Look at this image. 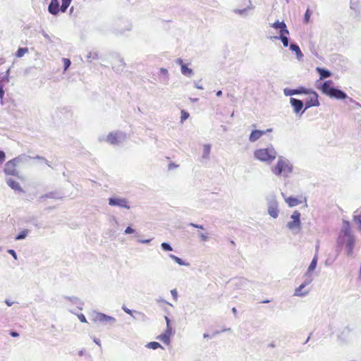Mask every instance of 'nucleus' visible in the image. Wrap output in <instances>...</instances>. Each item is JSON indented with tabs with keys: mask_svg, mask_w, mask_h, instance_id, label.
<instances>
[{
	"mask_svg": "<svg viewBox=\"0 0 361 361\" xmlns=\"http://www.w3.org/2000/svg\"><path fill=\"white\" fill-rule=\"evenodd\" d=\"M116 61H118V65H113L112 68L116 71H122L126 65L123 59L121 58L120 56H117Z\"/></svg>",
	"mask_w": 361,
	"mask_h": 361,
	"instance_id": "obj_24",
	"label": "nucleus"
},
{
	"mask_svg": "<svg viewBox=\"0 0 361 361\" xmlns=\"http://www.w3.org/2000/svg\"><path fill=\"white\" fill-rule=\"evenodd\" d=\"M29 231L27 229H24L20 231L15 238L16 240L25 239L28 235Z\"/></svg>",
	"mask_w": 361,
	"mask_h": 361,
	"instance_id": "obj_33",
	"label": "nucleus"
},
{
	"mask_svg": "<svg viewBox=\"0 0 361 361\" xmlns=\"http://www.w3.org/2000/svg\"><path fill=\"white\" fill-rule=\"evenodd\" d=\"M22 159V157H18L6 162L4 166V172L6 174L15 176H18V172L16 168L17 164L20 162Z\"/></svg>",
	"mask_w": 361,
	"mask_h": 361,
	"instance_id": "obj_7",
	"label": "nucleus"
},
{
	"mask_svg": "<svg viewBox=\"0 0 361 361\" xmlns=\"http://www.w3.org/2000/svg\"><path fill=\"white\" fill-rule=\"evenodd\" d=\"M157 339L160 340L164 343L167 344V345H169V343H170V338L166 335H165L164 334H162L159 335L157 337Z\"/></svg>",
	"mask_w": 361,
	"mask_h": 361,
	"instance_id": "obj_37",
	"label": "nucleus"
},
{
	"mask_svg": "<svg viewBox=\"0 0 361 361\" xmlns=\"http://www.w3.org/2000/svg\"><path fill=\"white\" fill-rule=\"evenodd\" d=\"M198 235L201 238L202 241L206 242L209 240L208 235L207 233H203L201 232H198Z\"/></svg>",
	"mask_w": 361,
	"mask_h": 361,
	"instance_id": "obj_42",
	"label": "nucleus"
},
{
	"mask_svg": "<svg viewBox=\"0 0 361 361\" xmlns=\"http://www.w3.org/2000/svg\"><path fill=\"white\" fill-rule=\"evenodd\" d=\"M126 140V134L121 131L110 133L106 137V142L111 145H119Z\"/></svg>",
	"mask_w": 361,
	"mask_h": 361,
	"instance_id": "obj_5",
	"label": "nucleus"
},
{
	"mask_svg": "<svg viewBox=\"0 0 361 361\" xmlns=\"http://www.w3.org/2000/svg\"><path fill=\"white\" fill-rule=\"evenodd\" d=\"M78 319H80V321L81 322H87L86 318L84 316V314H80V315H78Z\"/></svg>",
	"mask_w": 361,
	"mask_h": 361,
	"instance_id": "obj_56",
	"label": "nucleus"
},
{
	"mask_svg": "<svg viewBox=\"0 0 361 361\" xmlns=\"http://www.w3.org/2000/svg\"><path fill=\"white\" fill-rule=\"evenodd\" d=\"M230 283L234 289L241 290L245 289L247 286L249 281L244 278H235L231 280Z\"/></svg>",
	"mask_w": 361,
	"mask_h": 361,
	"instance_id": "obj_13",
	"label": "nucleus"
},
{
	"mask_svg": "<svg viewBox=\"0 0 361 361\" xmlns=\"http://www.w3.org/2000/svg\"><path fill=\"white\" fill-rule=\"evenodd\" d=\"M310 18V11L307 9L305 13L304 20L306 23H307Z\"/></svg>",
	"mask_w": 361,
	"mask_h": 361,
	"instance_id": "obj_47",
	"label": "nucleus"
},
{
	"mask_svg": "<svg viewBox=\"0 0 361 361\" xmlns=\"http://www.w3.org/2000/svg\"><path fill=\"white\" fill-rule=\"evenodd\" d=\"M35 159H37L38 160H42V161H44L46 163V164H47L49 166H50L49 162L47 159H45L44 157H39V156H36L35 157Z\"/></svg>",
	"mask_w": 361,
	"mask_h": 361,
	"instance_id": "obj_51",
	"label": "nucleus"
},
{
	"mask_svg": "<svg viewBox=\"0 0 361 361\" xmlns=\"http://www.w3.org/2000/svg\"><path fill=\"white\" fill-rule=\"evenodd\" d=\"M159 72L166 76L165 82L167 83L168 80H169V73H168L167 69H166L164 68H161L159 70Z\"/></svg>",
	"mask_w": 361,
	"mask_h": 361,
	"instance_id": "obj_39",
	"label": "nucleus"
},
{
	"mask_svg": "<svg viewBox=\"0 0 361 361\" xmlns=\"http://www.w3.org/2000/svg\"><path fill=\"white\" fill-rule=\"evenodd\" d=\"M266 133V131L260 130H254L251 132L249 136V141L251 142H255L258 140L262 135Z\"/></svg>",
	"mask_w": 361,
	"mask_h": 361,
	"instance_id": "obj_19",
	"label": "nucleus"
},
{
	"mask_svg": "<svg viewBox=\"0 0 361 361\" xmlns=\"http://www.w3.org/2000/svg\"><path fill=\"white\" fill-rule=\"evenodd\" d=\"M49 12L52 15H57L59 12V2L58 0H51L48 6Z\"/></svg>",
	"mask_w": 361,
	"mask_h": 361,
	"instance_id": "obj_17",
	"label": "nucleus"
},
{
	"mask_svg": "<svg viewBox=\"0 0 361 361\" xmlns=\"http://www.w3.org/2000/svg\"><path fill=\"white\" fill-rule=\"evenodd\" d=\"M99 57L97 51H91L87 55V60L88 62H92V60L97 59Z\"/></svg>",
	"mask_w": 361,
	"mask_h": 361,
	"instance_id": "obj_32",
	"label": "nucleus"
},
{
	"mask_svg": "<svg viewBox=\"0 0 361 361\" xmlns=\"http://www.w3.org/2000/svg\"><path fill=\"white\" fill-rule=\"evenodd\" d=\"M211 145L206 144L203 146V152H202V159H209V154L211 152Z\"/></svg>",
	"mask_w": 361,
	"mask_h": 361,
	"instance_id": "obj_26",
	"label": "nucleus"
},
{
	"mask_svg": "<svg viewBox=\"0 0 361 361\" xmlns=\"http://www.w3.org/2000/svg\"><path fill=\"white\" fill-rule=\"evenodd\" d=\"M267 212L270 216L276 219L279 216V209L276 196L274 193L269 194L266 197Z\"/></svg>",
	"mask_w": 361,
	"mask_h": 361,
	"instance_id": "obj_4",
	"label": "nucleus"
},
{
	"mask_svg": "<svg viewBox=\"0 0 361 361\" xmlns=\"http://www.w3.org/2000/svg\"><path fill=\"white\" fill-rule=\"evenodd\" d=\"M6 159V154L3 151H0V164H2Z\"/></svg>",
	"mask_w": 361,
	"mask_h": 361,
	"instance_id": "obj_49",
	"label": "nucleus"
},
{
	"mask_svg": "<svg viewBox=\"0 0 361 361\" xmlns=\"http://www.w3.org/2000/svg\"><path fill=\"white\" fill-rule=\"evenodd\" d=\"M6 183L15 191L23 192V189L20 187L19 183L13 180L12 178H8L6 180Z\"/></svg>",
	"mask_w": 361,
	"mask_h": 361,
	"instance_id": "obj_21",
	"label": "nucleus"
},
{
	"mask_svg": "<svg viewBox=\"0 0 361 361\" xmlns=\"http://www.w3.org/2000/svg\"><path fill=\"white\" fill-rule=\"evenodd\" d=\"M135 233V230L131 226H128L124 231V233L126 235L133 234Z\"/></svg>",
	"mask_w": 361,
	"mask_h": 361,
	"instance_id": "obj_44",
	"label": "nucleus"
},
{
	"mask_svg": "<svg viewBox=\"0 0 361 361\" xmlns=\"http://www.w3.org/2000/svg\"><path fill=\"white\" fill-rule=\"evenodd\" d=\"M189 117V114L184 110L181 111L180 122L183 123Z\"/></svg>",
	"mask_w": 361,
	"mask_h": 361,
	"instance_id": "obj_40",
	"label": "nucleus"
},
{
	"mask_svg": "<svg viewBox=\"0 0 361 361\" xmlns=\"http://www.w3.org/2000/svg\"><path fill=\"white\" fill-rule=\"evenodd\" d=\"M312 281V277H306L303 283L295 290L294 295L303 297L308 294L310 290H303V289L311 283Z\"/></svg>",
	"mask_w": 361,
	"mask_h": 361,
	"instance_id": "obj_12",
	"label": "nucleus"
},
{
	"mask_svg": "<svg viewBox=\"0 0 361 361\" xmlns=\"http://www.w3.org/2000/svg\"><path fill=\"white\" fill-rule=\"evenodd\" d=\"M310 92V90L306 89L302 87H300L298 89L285 88L283 90V93L286 96H292V95L300 94H309Z\"/></svg>",
	"mask_w": 361,
	"mask_h": 361,
	"instance_id": "obj_14",
	"label": "nucleus"
},
{
	"mask_svg": "<svg viewBox=\"0 0 361 361\" xmlns=\"http://www.w3.org/2000/svg\"><path fill=\"white\" fill-rule=\"evenodd\" d=\"M333 83L332 80L324 82L320 88L322 92L331 98L337 99H345L347 98V94L344 92L333 87Z\"/></svg>",
	"mask_w": 361,
	"mask_h": 361,
	"instance_id": "obj_3",
	"label": "nucleus"
},
{
	"mask_svg": "<svg viewBox=\"0 0 361 361\" xmlns=\"http://www.w3.org/2000/svg\"><path fill=\"white\" fill-rule=\"evenodd\" d=\"M27 52H28L27 48H19L16 53V56L18 58H20V57L23 56Z\"/></svg>",
	"mask_w": 361,
	"mask_h": 361,
	"instance_id": "obj_36",
	"label": "nucleus"
},
{
	"mask_svg": "<svg viewBox=\"0 0 361 361\" xmlns=\"http://www.w3.org/2000/svg\"><path fill=\"white\" fill-rule=\"evenodd\" d=\"M190 226H192V227H194V228H200V229H204V227L202 225H200V224H193V223H190L189 224Z\"/></svg>",
	"mask_w": 361,
	"mask_h": 361,
	"instance_id": "obj_52",
	"label": "nucleus"
},
{
	"mask_svg": "<svg viewBox=\"0 0 361 361\" xmlns=\"http://www.w3.org/2000/svg\"><path fill=\"white\" fill-rule=\"evenodd\" d=\"M350 234V224L348 221H343V225L339 235H349Z\"/></svg>",
	"mask_w": 361,
	"mask_h": 361,
	"instance_id": "obj_25",
	"label": "nucleus"
},
{
	"mask_svg": "<svg viewBox=\"0 0 361 361\" xmlns=\"http://www.w3.org/2000/svg\"><path fill=\"white\" fill-rule=\"evenodd\" d=\"M109 204L112 207H118L127 209L130 208L128 200L120 197H113L109 198Z\"/></svg>",
	"mask_w": 361,
	"mask_h": 361,
	"instance_id": "obj_10",
	"label": "nucleus"
},
{
	"mask_svg": "<svg viewBox=\"0 0 361 361\" xmlns=\"http://www.w3.org/2000/svg\"><path fill=\"white\" fill-rule=\"evenodd\" d=\"M92 317L93 322H100L104 324H114L116 321V319L114 317L98 312H93Z\"/></svg>",
	"mask_w": 361,
	"mask_h": 361,
	"instance_id": "obj_9",
	"label": "nucleus"
},
{
	"mask_svg": "<svg viewBox=\"0 0 361 361\" xmlns=\"http://www.w3.org/2000/svg\"><path fill=\"white\" fill-rule=\"evenodd\" d=\"M287 33H279V36H274L273 38L275 39H280L283 45V47H287L289 44V39L286 36Z\"/></svg>",
	"mask_w": 361,
	"mask_h": 361,
	"instance_id": "obj_22",
	"label": "nucleus"
},
{
	"mask_svg": "<svg viewBox=\"0 0 361 361\" xmlns=\"http://www.w3.org/2000/svg\"><path fill=\"white\" fill-rule=\"evenodd\" d=\"M10 71H11V68H9L6 71L4 75L0 80V84H1V85H3L4 87L5 86L6 84H7L10 82V78H9Z\"/></svg>",
	"mask_w": 361,
	"mask_h": 361,
	"instance_id": "obj_28",
	"label": "nucleus"
},
{
	"mask_svg": "<svg viewBox=\"0 0 361 361\" xmlns=\"http://www.w3.org/2000/svg\"><path fill=\"white\" fill-rule=\"evenodd\" d=\"M152 239H146V240H137L138 243H142V244H148L151 242Z\"/></svg>",
	"mask_w": 361,
	"mask_h": 361,
	"instance_id": "obj_53",
	"label": "nucleus"
},
{
	"mask_svg": "<svg viewBox=\"0 0 361 361\" xmlns=\"http://www.w3.org/2000/svg\"><path fill=\"white\" fill-rule=\"evenodd\" d=\"M290 103L293 106V111L295 114H298L302 109L304 106V103L302 100L295 98H290Z\"/></svg>",
	"mask_w": 361,
	"mask_h": 361,
	"instance_id": "obj_15",
	"label": "nucleus"
},
{
	"mask_svg": "<svg viewBox=\"0 0 361 361\" xmlns=\"http://www.w3.org/2000/svg\"><path fill=\"white\" fill-rule=\"evenodd\" d=\"M94 342L98 345L99 346H101V342H100V340L99 338H94L93 339Z\"/></svg>",
	"mask_w": 361,
	"mask_h": 361,
	"instance_id": "obj_61",
	"label": "nucleus"
},
{
	"mask_svg": "<svg viewBox=\"0 0 361 361\" xmlns=\"http://www.w3.org/2000/svg\"><path fill=\"white\" fill-rule=\"evenodd\" d=\"M161 247L162 250L164 251H172L173 250L172 247L168 243H162L161 244Z\"/></svg>",
	"mask_w": 361,
	"mask_h": 361,
	"instance_id": "obj_38",
	"label": "nucleus"
},
{
	"mask_svg": "<svg viewBox=\"0 0 361 361\" xmlns=\"http://www.w3.org/2000/svg\"><path fill=\"white\" fill-rule=\"evenodd\" d=\"M339 244H345L347 249V255L351 256L353 253L355 239L352 235H339L338 239Z\"/></svg>",
	"mask_w": 361,
	"mask_h": 361,
	"instance_id": "obj_6",
	"label": "nucleus"
},
{
	"mask_svg": "<svg viewBox=\"0 0 361 361\" xmlns=\"http://www.w3.org/2000/svg\"><path fill=\"white\" fill-rule=\"evenodd\" d=\"M4 86L1 85V84H0V98H2L3 96L4 95Z\"/></svg>",
	"mask_w": 361,
	"mask_h": 361,
	"instance_id": "obj_59",
	"label": "nucleus"
},
{
	"mask_svg": "<svg viewBox=\"0 0 361 361\" xmlns=\"http://www.w3.org/2000/svg\"><path fill=\"white\" fill-rule=\"evenodd\" d=\"M64 71H66L71 64V61L68 59H63Z\"/></svg>",
	"mask_w": 361,
	"mask_h": 361,
	"instance_id": "obj_45",
	"label": "nucleus"
},
{
	"mask_svg": "<svg viewBox=\"0 0 361 361\" xmlns=\"http://www.w3.org/2000/svg\"><path fill=\"white\" fill-rule=\"evenodd\" d=\"M270 26L274 29H276V30L279 29V33L283 32V33L289 34V31L287 29L286 25L283 21L280 22V21L277 20L276 22L271 24Z\"/></svg>",
	"mask_w": 361,
	"mask_h": 361,
	"instance_id": "obj_16",
	"label": "nucleus"
},
{
	"mask_svg": "<svg viewBox=\"0 0 361 361\" xmlns=\"http://www.w3.org/2000/svg\"><path fill=\"white\" fill-rule=\"evenodd\" d=\"M47 198H51V199H61V197H59L56 193L50 192L45 195Z\"/></svg>",
	"mask_w": 361,
	"mask_h": 361,
	"instance_id": "obj_43",
	"label": "nucleus"
},
{
	"mask_svg": "<svg viewBox=\"0 0 361 361\" xmlns=\"http://www.w3.org/2000/svg\"><path fill=\"white\" fill-rule=\"evenodd\" d=\"M290 49L294 51L296 54L297 59L301 61L303 59V54L302 53L299 46L297 44L292 43L289 46Z\"/></svg>",
	"mask_w": 361,
	"mask_h": 361,
	"instance_id": "obj_20",
	"label": "nucleus"
},
{
	"mask_svg": "<svg viewBox=\"0 0 361 361\" xmlns=\"http://www.w3.org/2000/svg\"><path fill=\"white\" fill-rule=\"evenodd\" d=\"M355 213H358V214H355L354 216V219L355 221H357V223L360 224V228H361V211L360 212L356 211Z\"/></svg>",
	"mask_w": 361,
	"mask_h": 361,
	"instance_id": "obj_41",
	"label": "nucleus"
},
{
	"mask_svg": "<svg viewBox=\"0 0 361 361\" xmlns=\"http://www.w3.org/2000/svg\"><path fill=\"white\" fill-rule=\"evenodd\" d=\"M71 2V0H61V6L60 8V10L61 12L64 13L66 11L67 8L70 6V4Z\"/></svg>",
	"mask_w": 361,
	"mask_h": 361,
	"instance_id": "obj_34",
	"label": "nucleus"
},
{
	"mask_svg": "<svg viewBox=\"0 0 361 361\" xmlns=\"http://www.w3.org/2000/svg\"><path fill=\"white\" fill-rule=\"evenodd\" d=\"M277 156V152L272 145L267 148H261L254 152V157L257 160L267 164H271Z\"/></svg>",
	"mask_w": 361,
	"mask_h": 361,
	"instance_id": "obj_2",
	"label": "nucleus"
},
{
	"mask_svg": "<svg viewBox=\"0 0 361 361\" xmlns=\"http://www.w3.org/2000/svg\"><path fill=\"white\" fill-rule=\"evenodd\" d=\"M285 200L288 203V206L290 207L297 206L300 203V202L297 198L292 197H289L285 199Z\"/></svg>",
	"mask_w": 361,
	"mask_h": 361,
	"instance_id": "obj_30",
	"label": "nucleus"
},
{
	"mask_svg": "<svg viewBox=\"0 0 361 361\" xmlns=\"http://www.w3.org/2000/svg\"><path fill=\"white\" fill-rule=\"evenodd\" d=\"M176 63L179 65L180 66V68L182 67V66H184L185 63H183V60L180 58L177 59L176 60Z\"/></svg>",
	"mask_w": 361,
	"mask_h": 361,
	"instance_id": "obj_55",
	"label": "nucleus"
},
{
	"mask_svg": "<svg viewBox=\"0 0 361 361\" xmlns=\"http://www.w3.org/2000/svg\"><path fill=\"white\" fill-rule=\"evenodd\" d=\"M195 87H197L199 90H203V87L198 84L197 82H194Z\"/></svg>",
	"mask_w": 361,
	"mask_h": 361,
	"instance_id": "obj_62",
	"label": "nucleus"
},
{
	"mask_svg": "<svg viewBox=\"0 0 361 361\" xmlns=\"http://www.w3.org/2000/svg\"><path fill=\"white\" fill-rule=\"evenodd\" d=\"M233 12L240 16H242V17H246L248 16V11H247V9H245V8H243V9H238V8H235L233 10Z\"/></svg>",
	"mask_w": 361,
	"mask_h": 361,
	"instance_id": "obj_31",
	"label": "nucleus"
},
{
	"mask_svg": "<svg viewBox=\"0 0 361 361\" xmlns=\"http://www.w3.org/2000/svg\"><path fill=\"white\" fill-rule=\"evenodd\" d=\"M122 310L127 314H130V315H133V311L130 309H128V307H126V306H123L122 307Z\"/></svg>",
	"mask_w": 361,
	"mask_h": 361,
	"instance_id": "obj_50",
	"label": "nucleus"
},
{
	"mask_svg": "<svg viewBox=\"0 0 361 361\" xmlns=\"http://www.w3.org/2000/svg\"><path fill=\"white\" fill-rule=\"evenodd\" d=\"M316 71L320 75V80L327 78L331 75V73L329 70L322 68L317 67Z\"/></svg>",
	"mask_w": 361,
	"mask_h": 361,
	"instance_id": "obj_23",
	"label": "nucleus"
},
{
	"mask_svg": "<svg viewBox=\"0 0 361 361\" xmlns=\"http://www.w3.org/2000/svg\"><path fill=\"white\" fill-rule=\"evenodd\" d=\"M290 219L292 221L288 222L287 227L291 231L297 230L295 232V233H297L301 228L300 213L297 210L294 211L290 216Z\"/></svg>",
	"mask_w": 361,
	"mask_h": 361,
	"instance_id": "obj_8",
	"label": "nucleus"
},
{
	"mask_svg": "<svg viewBox=\"0 0 361 361\" xmlns=\"http://www.w3.org/2000/svg\"><path fill=\"white\" fill-rule=\"evenodd\" d=\"M171 294L173 297V298L175 300H177V298H178V292L176 290V289H173L171 290Z\"/></svg>",
	"mask_w": 361,
	"mask_h": 361,
	"instance_id": "obj_48",
	"label": "nucleus"
},
{
	"mask_svg": "<svg viewBox=\"0 0 361 361\" xmlns=\"http://www.w3.org/2000/svg\"><path fill=\"white\" fill-rule=\"evenodd\" d=\"M165 335H166L169 338L172 334V327L171 326H169V327H166V330L164 333Z\"/></svg>",
	"mask_w": 361,
	"mask_h": 361,
	"instance_id": "obj_46",
	"label": "nucleus"
},
{
	"mask_svg": "<svg viewBox=\"0 0 361 361\" xmlns=\"http://www.w3.org/2000/svg\"><path fill=\"white\" fill-rule=\"evenodd\" d=\"M177 167H178V165H176L175 163H173V162L170 163L168 166L169 170H172V169H176Z\"/></svg>",
	"mask_w": 361,
	"mask_h": 361,
	"instance_id": "obj_54",
	"label": "nucleus"
},
{
	"mask_svg": "<svg viewBox=\"0 0 361 361\" xmlns=\"http://www.w3.org/2000/svg\"><path fill=\"white\" fill-rule=\"evenodd\" d=\"M318 257L317 255L315 254L310 264L308 267L307 271L304 275V278L306 277H312V272L315 269L317 264Z\"/></svg>",
	"mask_w": 361,
	"mask_h": 361,
	"instance_id": "obj_18",
	"label": "nucleus"
},
{
	"mask_svg": "<svg viewBox=\"0 0 361 361\" xmlns=\"http://www.w3.org/2000/svg\"><path fill=\"white\" fill-rule=\"evenodd\" d=\"M310 98L305 102V107L302 110V113H304L307 109L312 107V106H319V102L318 100V94L316 92L310 90V92H309Z\"/></svg>",
	"mask_w": 361,
	"mask_h": 361,
	"instance_id": "obj_11",
	"label": "nucleus"
},
{
	"mask_svg": "<svg viewBox=\"0 0 361 361\" xmlns=\"http://www.w3.org/2000/svg\"><path fill=\"white\" fill-rule=\"evenodd\" d=\"M165 320L166 322V327H169V326H171L170 325V319L168 317L165 316Z\"/></svg>",
	"mask_w": 361,
	"mask_h": 361,
	"instance_id": "obj_63",
	"label": "nucleus"
},
{
	"mask_svg": "<svg viewBox=\"0 0 361 361\" xmlns=\"http://www.w3.org/2000/svg\"><path fill=\"white\" fill-rule=\"evenodd\" d=\"M5 302H6V304L8 306H11V305L13 304V302H11V301H10V300H5Z\"/></svg>",
	"mask_w": 361,
	"mask_h": 361,
	"instance_id": "obj_64",
	"label": "nucleus"
},
{
	"mask_svg": "<svg viewBox=\"0 0 361 361\" xmlns=\"http://www.w3.org/2000/svg\"><path fill=\"white\" fill-rule=\"evenodd\" d=\"M169 257L180 266H190V264L188 262H185L184 260L175 256L174 255L170 254Z\"/></svg>",
	"mask_w": 361,
	"mask_h": 361,
	"instance_id": "obj_27",
	"label": "nucleus"
},
{
	"mask_svg": "<svg viewBox=\"0 0 361 361\" xmlns=\"http://www.w3.org/2000/svg\"><path fill=\"white\" fill-rule=\"evenodd\" d=\"M271 171L276 176L288 177L293 171V165L288 159L280 156L276 164L271 167Z\"/></svg>",
	"mask_w": 361,
	"mask_h": 361,
	"instance_id": "obj_1",
	"label": "nucleus"
},
{
	"mask_svg": "<svg viewBox=\"0 0 361 361\" xmlns=\"http://www.w3.org/2000/svg\"><path fill=\"white\" fill-rule=\"evenodd\" d=\"M245 8L247 9L248 12H249V11L253 10L255 8V6L252 4L250 0L249 1V5Z\"/></svg>",
	"mask_w": 361,
	"mask_h": 361,
	"instance_id": "obj_58",
	"label": "nucleus"
},
{
	"mask_svg": "<svg viewBox=\"0 0 361 361\" xmlns=\"http://www.w3.org/2000/svg\"><path fill=\"white\" fill-rule=\"evenodd\" d=\"M181 73L187 77H191L193 75V71L189 68L185 64L180 68Z\"/></svg>",
	"mask_w": 361,
	"mask_h": 361,
	"instance_id": "obj_29",
	"label": "nucleus"
},
{
	"mask_svg": "<svg viewBox=\"0 0 361 361\" xmlns=\"http://www.w3.org/2000/svg\"><path fill=\"white\" fill-rule=\"evenodd\" d=\"M10 335L12 336V337H18L19 336V334L17 333L16 331H11L10 332Z\"/></svg>",
	"mask_w": 361,
	"mask_h": 361,
	"instance_id": "obj_60",
	"label": "nucleus"
},
{
	"mask_svg": "<svg viewBox=\"0 0 361 361\" xmlns=\"http://www.w3.org/2000/svg\"><path fill=\"white\" fill-rule=\"evenodd\" d=\"M8 252L11 254L15 259H17V255L13 250H8Z\"/></svg>",
	"mask_w": 361,
	"mask_h": 361,
	"instance_id": "obj_57",
	"label": "nucleus"
},
{
	"mask_svg": "<svg viewBox=\"0 0 361 361\" xmlns=\"http://www.w3.org/2000/svg\"><path fill=\"white\" fill-rule=\"evenodd\" d=\"M146 346L148 348L153 349V350H156L159 348H162V346L160 345V343H159L158 342H155V341L148 343Z\"/></svg>",
	"mask_w": 361,
	"mask_h": 361,
	"instance_id": "obj_35",
	"label": "nucleus"
}]
</instances>
